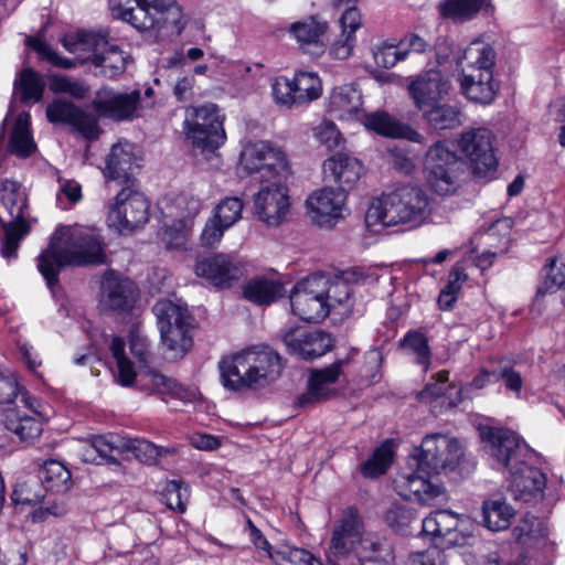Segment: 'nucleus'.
<instances>
[{"label": "nucleus", "mask_w": 565, "mask_h": 565, "mask_svg": "<svg viewBox=\"0 0 565 565\" xmlns=\"http://www.w3.org/2000/svg\"><path fill=\"white\" fill-rule=\"evenodd\" d=\"M105 263L106 254L98 235L81 226H65L54 233L50 246L39 256L38 267L53 288L65 266Z\"/></svg>", "instance_id": "1"}, {"label": "nucleus", "mask_w": 565, "mask_h": 565, "mask_svg": "<svg viewBox=\"0 0 565 565\" xmlns=\"http://www.w3.org/2000/svg\"><path fill=\"white\" fill-rule=\"evenodd\" d=\"M281 359L266 345L248 348L220 363L221 380L227 390H258L274 383L281 374Z\"/></svg>", "instance_id": "2"}, {"label": "nucleus", "mask_w": 565, "mask_h": 565, "mask_svg": "<svg viewBox=\"0 0 565 565\" xmlns=\"http://www.w3.org/2000/svg\"><path fill=\"white\" fill-rule=\"evenodd\" d=\"M429 198L417 185H403L371 203L365 213L367 227L419 223L427 214Z\"/></svg>", "instance_id": "3"}, {"label": "nucleus", "mask_w": 565, "mask_h": 565, "mask_svg": "<svg viewBox=\"0 0 565 565\" xmlns=\"http://www.w3.org/2000/svg\"><path fill=\"white\" fill-rule=\"evenodd\" d=\"M113 15L139 31L180 34L185 22L175 0H109Z\"/></svg>", "instance_id": "4"}, {"label": "nucleus", "mask_w": 565, "mask_h": 565, "mask_svg": "<svg viewBox=\"0 0 565 565\" xmlns=\"http://www.w3.org/2000/svg\"><path fill=\"white\" fill-rule=\"evenodd\" d=\"M0 204L9 216V220L2 223L4 236L1 242V255L4 258H13L17 256L20 242L31 230L26 220L28 193L20 182L6 179L0 185Z\"/></svg>", "instance_id": "5"}, {"label": "nucleus", "mask_w": 565, "mask_h": 565, "mask_svg": "<svg viewBox=\"0 0 565 565\" xmlns=\"http://www.w3.org/2000/svg\"><path fill=\"white\" fill-rule=\"evenodd\" d=\"M162 345L172 358H182L192 347L193 317L186 306L168 299L153 306Z\"/></svg>", "instance_id": "6"}, {"label": "nucleus", "mask_w": 565, "mask_h": 565, "mask_svg": "<svg viewBox=\"0 0 565 565\" xmlns=\"http://www.w3.org/2000/svg\"><path fill=\"white\" fill-rule=\"evenodd\" d=\"M423 172L431 191L439 195H451L460 186L465 162L445 142L438 141L428 148Z\"/></svg>", "instance_id": "7"}, {"label": "nucleus", "mask_w": 565, "mask_h": 565, "mask_svg": "<svg viewBox=\"0 0 565 565\" xmlns=\"http://www.w3.org/2000/svg\"><path fill=\"white\" fill-rule=\"evenodd\" d=\"M184 131L194 153L209 159L225 140L218 107L215 104H206L188 108Z\"/></svg>", "instance_id": "8"}, {"label": "nucleus", "mask_w": 565, "mask_h": 565, "mask_svg": "<svg viewBox=\"0 0 565 565\" xmlns=\"http://www.w3.org/2000/svg\"><path fill=\"white\" fill-rule=\"evenodd\" d=\"M239 167L246 174H259L262 182L288 180L292 174L287 154L266 141L247 143L241 152Z\"/></svg>", "instance_id": "9"}, {"label": "nucleus", "mask_w": 565, "mask_h": 565, "mask_svg": "<svg viewBox=\"0 0 565 565\" xmlns=\"http://www.w3.org/2000/svg\"><path fill=\"white\" fill-rule=\"evenodd\" d=\"M20 403L21 405L3 409V419L0 420V448L34 440L43 430L30 398L21 395Z\"/></svg>", "instance_id": "10"}, {"label": "nucleus", "mask_w": 565, "mask_h": 565, "mask_svg": "<svg viewBox=\"0 0 565 565\" xmlns=\"http://www.w3.org/2000/svg\"><path fill=\"white\" fill-rule=\"evenodd\" d=\"M326 276L312 275L299 281L290 294L291 311L307 322H320L330 313L324 299Z\"/></svg>", "instance_id": "11"}, {"label": "nucleus", "mask_w": 565, "mask_h": 565, "mask_svg": "<svg viewBox=\"0 0 565 565\" xmlns=\"http://www.w3.org/2000/svg\"><path fill=\"white\" fill-rule=\"evenodd\" d=\"M462 457L463 449L458 439L444 434H430L420 444L417 466L419 470L427 469V473L438 475L454 470Z\"/></svg>", "instance_id": "12"}, {"label": "nucleus", "mask_w": 565, "mask_h": 565, "mask_svg": "<svg viewBox=\"0 0 565 565\" xmlns=\"http://www.w3.org/2000/svg\"><path fill=\"white\" fill-rule=\"evenodd\" d=\"M493 142L494 135L487 128L470 129L462 132L459 147L469 159L473 174L486 178L495 172L498 159Z\"/></svg>", "instance_id": "13"}, {"label": "nucleus", "mask_w": 565, "mask_h": 565, "mask_svg": "<svg viewBox=\"0 0 565 565\" xmlns=\"http://www.w3.org/2000/svg\"><path fill=\"white\" fill-rule=\"evenodd\" d=\"M287 181L270 180L254 196L256 214L268 226H278L287 221L291 207Z\"/></svg>", "instance_id": "14"}, {"label": "nucleus", "mask_w": 565, "mask_h": 565, "mask_svg": "<svg viewBox=\"0 0 565 565\" xmlns=\"http://www.w3.org/2000/svg\"><path fill=\"white\" fill-rule=\"evenodd\" d=\"M202 201L189 193L177 195L167 206V217L174 221L173 224L164 222L167 245L169 248H179L188 239L190 222L200 213Z\"/></svg>", "instance_id": "15"}, {"label": "nucleus", "mask_w": 565, "mask_h": 565, "mask_svg": "<svg viewBox=\"0 0 565 565\" xmlns=\"http://www.w3.org/2000/svg\"><path fill=\"white\" fill-rule=\"evenodd\" d=\"M94 110L103 117L116 121L131 120L140 116L143 108L141 92L117 93L110 88H102L92 102Z\"/></svg>", "instance_id": "16"}, {"label": "nucleus", "mask_w": 565, "mask_h": 565, "mask_svg": "<svg viewBox=\"0 0 565 565\" xmlns=\"http://www.w3.org/2000/svg\"><path fill=\"white\" fill-rule=\"evenodd\" d=\"M148 217V200L131 186L124 188L117 194L116 202L109 212L110 222L119 230L132 231L145 224Z\"/></svg>", "instance_id": "17"}, {"label": "nucleus", "mask_w": 565, "mask_h": 565, "mask_svg": "<svg viewBox=\"0 0 565 565\" xmlns=\"http://www.w3.org/2000/svg\"><path fill=\"white\" fill-rule=\"evenodd\" d=\"M347 193L331 186L312 192L306 200L311 221L320 227H333L342 218Z\"/></svg>", "instance_id": "18"}, {"label": "nucleus", "mask_w": 565, "mask_h": 565, "mask_svg": "<svg viewBox=\"0 0 565 565\" xmlns=\"http://www.w3.org/2000/svg\"><path fill=\"white\" fill-rule=\"evenodd\" d=\"M46 117L53 124L72 126L83 137L89 140L98 138L100 129L97 118L71 102L62 98L54 99L46 107Z\"/></svg>", "instance_id": "19"}, {"label": "nucleus", "mask_w": 565, "mask_h": 565, "mask_svg": "<svg viewBox=\"0 0 565 565\" xmlns=\"http://www.w3.org/2000/svg\"><path fill=\"white\" fill-rule=\"evenodd\" d=\"M139 290L135 282L114 270L103 275L100 286V303L107 309L118 312L131 310L138 299Z\"/></svg>", "instance_id": "20"}, {"label": "nucleus", "mask_w": 565, "mask_h": 565, "mask_svg": "<svg viewBox=\"0 0 565 565\" xmlns=\"http://www.w3.org/2000/svg\"><path fill=\"white\" fill-rule=\"evenodd\" d=\"M488 452L508 470L522 463L529 449L524 441L512 430L492 428L487 434Z\"/></svg>", "instance_id": "21"}, {"label": "nucleus", "mask_w": 565, "mask_h": 565, "mask_svg": "<svg viewBox=\"0 0 565 565\" xmlns=\"http://www.w3.org/2000/svg\"><path fill=\"white\" fill-rule=\"evenodd\" d=\"M282 341L289 353L296 354L303 360H313L322 356L332 349L330 334L303 328H292L282 334Z\"/></svg>", "instance_id": "22"}, {"label": "nucleus", "mask_w": 565, "mask_h": 565, "mask_svg": "<svg viewBox=\"0 0 565 565\" xmlns=\"http://www.w3.org/2000/svg\"><path fill=\"white\" fill-rule=\"evenodd\" d=\"M433 473H427V469L416 472H402L395 480L394 486L398 494L407 500L429 503L443 493V488L430 480Z\"/></svg>", "instance_id": "23"}, {"label": "nucleus", "mask_w": 565, "mask_h": 565, "mask_svg": "<svg viewBox=\"0 0 565 565\" xmlns=\"http://www.w3.org/2000/svg\"><path fill=\"white\" fill-rule=\"evenodd\" d=\"M344 363V360H339L327 367L312 370L307 391L298 397L297 404L306 407L330 398L334 394L331 385L340 377Z\"/></svg>", "instance_id": "24"}, {"label": "nucleus", "mask_w": 565, "mask_h": 565, "mask_svg": "<svg viewBox=\"0 0 565 565\" xmlns=\"http://www.w3.org/2000/svg\"><path fill=\"white\" fill-rule=\"evenodd\" d=\"M362 163L344 153H335L324 160L323 180L333 183L344 193L352 190L362 175Z\"/></svg>", "instance_id": "25"}, {"label": "nucleus", "mask_w": 565, "mask_h": 565, "mask_svg": "<svg viewBox=\"0 0 565 565\" xmlns=\"http://www.w3.org/2000/svg\"><path fill=\"white\" fill-rule=\"evenodd\" d=\"M449 89V81L436 70L426 72L408 85L409 94L420 111L441 102Z\"/></svg>", "instance_id": "26"}, {"label": "nucleus", "mask_w": 565, "mask_h": 565, "mask_svg": "<svg viewBox=\"0 0 565 565\" xmlns=\"http://www.w3.org/2000/svg\"><path fill=\"white\" fill-rule=\"evenodd\" d=\"M194 270L199 277L220 288H230L242 274L238 263L225 254H215L198 260Z\"/></svg>", "instance_id": "27"}, {"label": "nucleus", "mask_w": 565, "mask_h": 565, "mask_svg": "<svg viewBox=\"0 0 565 565\" xmlns=\"http://www.w3.org/2000/svg\"><path fill=\"white\" fill-rule=\"evenodd\" d=\"M509 471L511 473L510 491L514 499L531 502L542 498L546 477L541 470L527 466L523 460L515 466V469Z\"/></svg>", "instance_id": "28"}, {"label": "nucleus", "mask_w": 565, "mask_h": 565, "mask_svg": "<svg viewBox=\"0 0 565 565\" xmlns=\"http://www.w3.org/2000/svg\"><path fill=\"white\" fill-rule=\"evenodd\" d=\"M366 277L356 270H345L340 276L329 279L326 276V289L323 297L331 310H338L340 315H347L352 309V285L365 280Z\"/></svg>", "instance_id": "29"}, {"label": "nucleus", "mask_w": 565, "mask_h": 565, "mask_svg": "<svg viewBox=\"0 0 565 565\" xmlns=\"http://www.w3.org/2000/svg\"><path fill=\"white\" fill-rule=\"evenodd\" d=\"M362 542V523L355 509H348L340 524L334 529L330 551L333 559L347 556Z\"/></svg>", "instance_id": "30"}, {"label": "nucleus", "mask_w": 565, "mask_h": 565, "mask_svg": "<svg viewBox=\"0 0 565 565\" xmlns=\"http://www.w3.org/2000/svg\"><path fill=\"white\" fill-rule=\"evenodd\" d=\"M139 168L134 146L129 142L114 145L106 160L104 175L120 183H129Z\"/></svg>", "instance_id": "31"}, {"label": "nucleus", "mask_w": 565, "mask_h": 565, "mask_svg": "<svg viewBox=\"0 0 565 565\" xmlns=\"http://www.w3.org/2000/svg\"><path fill=\"white\" fill-rule=\"evenodd\" d=\"M511 224V220L509 218L498 220L481 236L484 243L491 248L483 249L475 257V264L478 268L481 270L490 268L498 255L508 252Z\"/></svg>", "instance_id": "32"}, {"label": "nucleus", "mask_w": 565, "mask_h": 565, "mask_svg": "<svg viewBox=\"0 0 565 565\" xmlns=\"http://www.w3.org/2000/svg\"><path fill=\"white\" fill-rule=\"evenodd\" d=\"M460 86L462 93L472 102L490 104L495 96L497 87L493 83V72H473L462 70Z\"/></svg>", "instance_id": "33"}, {"label": "nucleus", "mask_w": 565, "mask_h": 565, "mask_svg": "<svg viewBox=\"0 0 565 565\" xmlns=\"http://www.w3.org/2000/svg\"><path fill=\"white\" fill-rule=\"evenodd\" d=\"M61 43L79 63H93L94 55L108 45L106 36L90 32L66 34L61 39Z\"/></svg>", "instance_id": "34"}, {"label": "nucleus", "mask_w": 565, "mask_h": 565, "mask_svg": "<svg viewBox=\"0 0 565 565\" xmlns=\"http://www.w3.org/2000/svg\"><path fill=\"white\" fill-rule=\"evenodd\" d=\"M364 125L382 136L392 138H405L414 142H424V137L412 127L401 124L384 111L364 115Z\"/></svg>", "instance_id": "35"}, {"label": "nucleus", "mask_w": 565, "mask_h": 565, "mask_svg": "<svg viewBox=\"0 0 565 565\" xmlns=\"http://www.w3.org/2000/svg\"><path fill=\"white\" fill-rule=\"evenodd\" d=\"M30 119L28 113L20 114L14 121L9 138L8 151L21 159L31 157L38 150L31 132Z\"/></svg>", "instance_id": "36"}, {"label": "nucleus", "mask_w": 565, "mask_h": 565, "mask_svg": "<svg viewBox=\"0 0 565 565\" xmlns=\"http://www.w3.org/2000/svg\"><path fill=\"white\" fill-rule=\"evenodd\" d=\"M342 34L331 47V55L338 60L348 58L353 51L355 38V31L361 26V14L355 7H349L345 9L340 19Z\"/></svg>", "instance_id": "37"}, {"label": "nucleus", "mask_w": 565, "mask_h": 565, "mask_svg": "<svg viewBox=\"0 0 565 565\" xmlns=\"http://www.w3.org/2000/svg\"><path fill=\"white\" fill-rule=\"evenodd\" d=\"M361 106V93L352 85H344L333 89L329 110L340 119H350L359 116Z\"/></svg>", "instance_id": "38"}, {"label": "nucleus", "mask_w": 565, "mask_h": 565, "mask_svg": "<svg viewBox=\"0 0 565 565\" xmlns=\"http://www.w3.org/2000/svg\"><path fill=\"white\" fill-rule=\"evenodd\" d=\"M284 285L274 279L256 277L248 280L243 287L244 298L258 305L267 306L284 296Z\"/></svg>", "instance_id": "39"}, {"label": "nucleus", "mask_w": 565, "mask_h": 565, "mask_svg": "<svg viewBox=\"0 0 565 565\" xmlns=\"http://www.w3.org/2000/svg\"><path fill=\"white\" fill-rule=\"evenodd\" d=\"M39 481L45 491L65 493L72 486L71 471L57 460H47L39 469Z\"/></svg>", "instance_id": "40"}, {"label": "nucleus", "mask_w": 565, "mask_h": 565, "mask_svg": "<svg viewBox=\"0 0 565 565\" xmlns=\"http://www.w3.org/2000/svg\"><path fill=\"white\" fill-rule=\"evenodd\" d=\"M147 385L151 391L161 395H170L183 402H192L196 398V391L179 384L174 379L158 371L149 370L146 374Z\"/></svg>", "instance_id": "41"}, {"label": "nucleus", "mask_w": 565, "mask_h": 565, "mask_svg": "<svg viewBox=\"0 0 565 565\" xmlns=\"http://www.w3.org/2000/svg\"><path fill=\"white\" fill-rule=\"evenodd\" d=\"M129 55L126 54L117 45H107L98 54L94 55L93 65L99 68V73L107 77L114 78L126 70Z\"/></svg>", "instance_id": "42"}, {"label": "nucleus", "mask_w": 565, "mask_h": 565, "mask_svg": "<svg viewBox=\"0 0 565 565\" xmlns=\"http://www.w3.org/2000/svg\"><path fill=\"white\" fill-rule=\"evenodd\" d=\"M462 63V70H473V72H493L495 52L491 45L481 41H473L463 51Z\"/></svg>", "instance_id": "43"}, {"label": "nucleus", "mask_w": 565, "mask_h": 565, "mask_svg": "<svg viewBox=\"0 0 565 565\" xmlns=\"http://www.w3.org/2000/svg\"><path fill=\"white\" fill-rule=\"evenodd\" d=\"M428 125L436 130L455 129L461 125V114L448 104H434L422 110Z\"/></svg>", "instance_id": "44"}, {"label": "nucleus", "mask_w": 565, "mask_h": 565, "mask_svg": "<svg viewBox=\"0 0 565 565\" xmlns=\"http://www.w3.org/2000/svg\"><path fill=\"white\" fill-rule=\"evenodd\" d=\"M513 514V509L503 500L486 501L482 507L483 524L494 532L508 529Z\"/></svg>", "instance_id": "45"}, {"label": "nucleus", "mask_w": 565, "mask_h": 565, "mask_svg": "<svg viewBox=\"0 0 565 565\" xmlns=\"http://www.w3.org/2000/svg\"><path fill=\"white\" fill-rule=\"evenodd\" d=\"M543 279L537 287L535 301L540 297L565 289V262L552 258L542 269Z\"/></svg>", "instance_id": "46"}, {"label": "nucleus", "mask_w": 565, "mask_h": 565, "mask_svg": "<svg viewBox=\"0 0 565 565\" xmlns=\"http://www.w3.org/2000/svg\"><path fill=\"white\" fill-rule=\"evenodd\" d=\"M14 89L22 103H36L43 96L44 83L39 73L25 68L20 73L19 79H15Z\"/></svg>", "instance_id": "47"}, {"label": "nucleus", "mask_w": 565, "mask_h": 565, "mask_svg": "<svg viewBox=\"0 0 565 565\" xmlns=\"http://www.w3.org/2000/svg\"><path fill=\"white\" fill-rule=\"evenodd\" d=\"M292 83L298 104H307L321 96V81L315 73L297 72Z\"/></svg>", "instance_id": "48"}, {"label": "nucleus", "mask_w": 565, "mask_h": 565, "mask_svg": "<svg viewBox=\"0 0 565 565\" xmlns=\"http://www.w3.org/2000/svg\"><path fill=\"white\" fill-rule=\"evenodd\" d=\"M483 0H445L439 3L440 13L448 19L462 22L472 19Z\"/></svg>", "instance_id": "49"}, {"label": "nucleus", "mask_w": 565, "mask_h": 565, "mask_svg": "<svg viewBox=\"0 0 565 565\" xmlns=\"http://www.w3.org/2000/svg\"><path fill=\"white\" fill-rule=\"evenodd\" d=\"M124 444V452L132 454L136 459L147 465L156 463L159 457L170 452L169 449L158 447L146 439L125 437Z\"/></svg>", "instance_id": "50"}, {"label": "nucleus", "mask_w": 565, "mask_h": 565, "mask_svg": "<svg viewBox=\"0 0 565 565\" xmlns=\"http://www.w3.org/2000/svg\"><path fill=\"white\" fill-rule=\"evenodd\" d=\"M459 520L450 511H438V539L445 547L462 544L465 537L458 532Z\"/></svg>", "instance_id": "51"}, {"label": "nucleus", "mask_w": 565, "mask_h": 565, "mask_svg": "<svg viewBox=\"0 0 565 565\" xmlns=\"http://www.w3.org/2000/svg\"><path fill=\"white\" fill-rule=\"evenodd\" d=\"M326 29V23H320L315 19H308L290 25V32L303 49L306 45L321 44V38L323 36Z\"/></svg>", "instance_id": "52"}, {"label": "nucleus", "mask_w": 565, "mask_h": 565, "mask_svg": "<svg viewBox=\"0 0 565 565\" xmlns=\"http://www.w3.org/2000/svg\"><path fill=\"white\" fill-rule=\"evenodd\" d=\"M110 351L117 364V381L124 386H129L136 379L132 363L125 356V342L120 337H114Z\"/></svg>", "instance_id": "53"}, {"label": "nucleus", "mask_w": 565, "mask_h": 565, "mask_svg": "<svg viewBox=\"0 0 565 565\" xmlns=\"http://www.w3.org/2000/svg\"><path fill=\"white\" fill-rule=\"evenodd\" d=\"M93 447L99 456L102 463L117 462L114 454H122L125 447V437L118 435L94 436L92 439Z\"/></svg>", "instance_id": "54"}, {"label": "nucleus", "mask_w": 565, "mask_h": 565, "mask_svg": "<svg viewBox=\"0 0 565 565\" xmlns=\"http://www.w3.org/2000/svg\"><path fill=\"white\" fill-rule=\"evenodd\" d=\"M25 43L30 47H32L42 60L47 61L52 65L63 68L70 70L76 65L75 60H71L64 56H61L55 50H53L45 41L38 36H26Z\"/></svg>", "instance_id": "55"}, {"label": "nucleus", "mask_w": 565, "mask_h": 565, "mask_svg": "<svg viewBox=\"0 0 565 565\" xmlns=\"http://www.w3.org/2000/svg\"><path fill=\"white\" fill-rule=\"evenodd\" d=\"M50 89L55 94H66L77 99L85 98L89 92V87L83 81L65 75L51 76Z\"/></svg>", "instance_id": "56"}, {"label": "nucleus", "mask_w": 565, "mask_h": 565, "mask_svg": "<svg viewBox=\"0 0 565 565\" xmlns=\"http://www.w3.org/2000/svg\"><path fill=\"white\" fill-rule=\"evenodd\" d=\"M189 495L188 487L178 480L169 481L162 492V499L167 507L179 513H183L186 510Z\"/></svg>", "instance_id": "57"}, {"label": "nucleus", "mask_w": 565, "mask_h": 565, "mask_svg": "<svg viewBox=\"0 0 565 565\" xmlns=\"http://www.w3.org/2000/svg\"><path fill=\"white\" fill-rule=\"evenodd\" d=\"M392 450L388 446L377 448L372 458L362 466V473L365 477H376L383 475L392 462Z\"/></svg>", "instance_id": "58"}, {"label": "nucleus", "mask_w": 565, "mask_h": 565, "mask_svg": "<svg viewBox=\"0 0 565 565\" xmlns=\"http://www.w3.org/2000/svg\"><path fill=\"white\" fill-rule=\"evenodd\" d=\"M402 345L417 355V363L424 365L426 371L430 358L427 338L423 333L411 331L404 337Z\"/></svg>", "instance_id": "59"}, {"label": "nucleus", "mask_w": 565, "mask_h": 565, "mask_svg": "<svg viewBox=\"0 0 565 565\" xmlns=\"http://www.w3.org/2000/svg\"><path fill=\"white\" fill-rule=\"evenodd\" d=\"M243 206L238 198H226L216 206L214 216L224 227H231L241 218Z\"/></svg>", "instance_id": "60"}, {"label": "nucleus", "mask_w": 565, "mask_h": 565, "mask_svg": "<svg viewBox=\"0 0 565 565\" xmlns=\"http://www.w3.org/2000/svg\"><path fill=\"white\" fill-rule=\"evenodd\" d=\"M313 137L316 140L331 150L341 145L343 138L337 126L330 120H323L313 128Z\"/></svg>", "instance_id": "61"}, {"label": "nucleus", "mask_w": 565, "mask_h": 565, "mask_svg": "<svg viewBox=\"0 0 565 565\" xmlns=\"http://www.w3.org/2000/svg\"><path fill=\"white\" fill-rule=\"evenodd\" d=\"M39 487L35 480H28L17 486L12 492V500L15 504L34 505L44 499L42 491H36Z\"/></svg>", "instance_id": "62"}, {"label": "nucleus", "mask_w": 565, "mask_h": 565, "mask_svg": "<svg viewBox=\"0 0 565 565\" xmlns=\"http://www.w3.org/2000/svg\"><path fill=\"white\" fill-rule=\"evenodd\" d=\"M414 516L409 509L404 505L393 504L384 514L385 523L396 532H401L406 529Z\"/></svg>", "instance_id": "63"}, {"label": "nucleus", "mask_w": 565, "mask_h": 565, "mask_svg": "<svg viewBox=\"0 0 565 565\" xmlns=\"http://www.w3.org/2000/svg\"><path fill=\"white\" fill-rule=\"evenodd\" d=\"M406 51L395 45L382 44L373 51V57L376 65L390 68L398 61L404 60Z\"/></svg>", "instance_id": "64"}]
</instances>
